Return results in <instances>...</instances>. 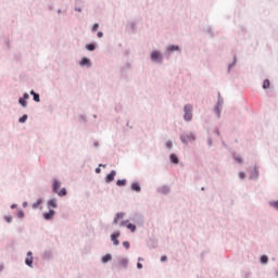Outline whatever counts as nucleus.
I'll use <instances>...</instances> for the list:
<instances>
[{
    "label": "nucleus",
    "instance_id": "obj_1",
    "mask_svg": "<svg viewBox=\"0 0 278 278\" xmlns=\"http://www.w3.org/2000/svg\"><path fill=\"white\" fill-rule=\"evenodd\" d=\"M60 188H62V181H60V179L58 178H53L52 179V192L53 194H58V197L64 198L66 197V194H68V191L66 190V188H62L60 190Z\"/></svg>",
    "mask_w": 278,
    "mask_h": 278
},
{
    "label": "nucleus",
    "instance_id": "obj_2",
    "mask_svg": "<svg viewBox=\"0 0 278 278\" xmlns=\"http://www.w3.org/2000/svg\"><path fill=\"white\" fill-rule=\"evenodd\" d=\"M150 62L152 64H164V54L160 50H152L150 52Z\"/></svg>",
    "mask_w": 278,
    "mask_h": 278
},
{
    "label": "nucleus",
    "instance_id": "obj_3",
    "mask_svg": "<svg viewBox=\"0 0 278 278\" xmlns=\"http://www.w3.org/2000/svg\"><path fill=\"white\" fill-rule=\"evenodd\" d=\"M193 110H194V108L192 106V104H185V106H184V121L186 123H190L192 121Z\"/></svg>",
    "mask_w": 278,
    "mask_h": 278
},
{
    "label": "nucleus",
    "instance_id": "obj_4",
    "mask_svg": "<svg viewBox=\"0 0 278 278\" xmlns=\"http://www.w3.org/2000/svg\"><path fill=\"white\" fill-rule=\"evenodd\" d=\"M197 140V135L194 132H182L180 135V142L182 144H188V142H194Z\"/></svg>",
    "mask_w": 278,
    "mask_h": 278
},
{
    "label": "nucleus",
    "instance_id": "obj_5",
    "mask_svg": "<svg viewBox=\"0 0 278 278\" xmlns=\"http://www.w3.org/2000/svg\"><path fill=\"white\" fill-rule=\"evenodd\" d=\"M175 51H177L178 53H181V47L177 46V45H169L165 48V55L166 58H170L172 54L175 53Z\"/></svg>",
    "mask_w": 278,
    "mask_h": 278
},
{
    "label": "nucleus",
    "instance_id": "obj_6",
    "mask_svg": "<svg viewBox=\"0 0 278 278\" xmlns=\"http://www.w3.org/2000/svg\"><path fill=\"white\" fill-rule=\"evenodd\" d=\"M132 223H135V225H137V227H144V217L140 214H135L131 217Z\"/></svg>",
    "mask_w": 278,
    "mask_h": 278
},
{
    "label": "nucleus",
    "instance_id": "obj_7",
    "mask_svg": "<svg viewBox=\"0 0 278 278\" xmlns=\"http://www.w3.org/2000/svg\"><path fill=\"white\" fill-rule=\"evenodd\" d=\"M119 227H127L131 233H136V229H137L136 224L129 223L128 219L122 220L119 223Z\"/></svg>",
    "mask_w": 278,
    "mask_h": 278
},
{
    "label": "nucleus",
    "instance_id": "obj_8",
    "mask_svg": "<svg viewBox=\"0 0 278 278\" xmlns=\"http://www.w3.org/2000/svg\"><path fill=\"white\" fill-rule=\"evenodd\" d=\"M79 66L83 68H92V61L88 56H83L79 61Z\"/></svg>",
    "mask_w": 278,
    "mask_h": 278
},
{
    "label": "nucleus",
    "instance_id": "obj_9",
    "mask_svg": "<svg viewBox=\"0 0 278 278\" xmlns=\"http://www.w3.org/2000/svg\"><path fill=\"white\" fill-rule=\"evenodd\" d=\"M121 238V230H116L111 235V242H113V247H118L121 244V241L118 240Z\"/></svg>",
    "mask_w": 278,
    "mask_h": 278
},
{
    "label": "nucleus",
    "instance_id": "obj_10",
    "mask_svg": "<svg viewBox=\"0 0 278 278\" xmlns=\"http://www.w3.org/2000/svg\"><path fill=\"white\" fill-rule=\"evenodd\" d=\"M129 71H131V64L129 62L124 63L123 66H121L119 68L122 77H127Z\"/></svg>",
    "mask_w": 278,
    "mask_h": 278
},
{
    "label": "nucleus",
    "instance_id": "obj_11",
    "mask_svg": "<svg viewBox=\"0 0 278 278\" xmlns=\"http://www.w3.org/2000/svg\"><path fill=\"white\" fill-rule=\"evenodd\" d=\"M41 258L45 261V262H51V260H53V250H45L42 253H41Z\"/></svg>",
    "mask_w": 278,
    "mask_h": 278
},
{
    "label": "nucleus",
    "instance_id": "obj_12",
    "mask_svg": "<svg viewBox=\"0 0 278 278\" xmlns=\"http://www.w3.org/2000/svg\"><path fill=\"white\" fill-rule=\"evenodd\" d=\"M43 220H53L55 218V210H48V212L42 213Z\"/></svg>",
    "mask_w": 278,
    "mask_h": 278
},
{
    "label": "nucleus",
    "instance_id": "obj_13",
    "mask_svg": "<svg viewBox=\"0 0 278 278\" xmlns=\"http://www.w3.org/2000/svg\"><path fill=\"white\" fill-rule=\"evenodd\" d=\"M47 208L48 210H58V200L51 198L47 201Z\"/></svg>",
    "mask_w": 278,
    "mask_h": 278
},
{
    "label": "nucleus",
    "instance_id": "obj_14",
    "mask_svg": "<svg viewBox=\"0 0 278 278\" xmlns=\"http://www.w3.org/2000/svg\"><path fill=\"white\" fill-rule=\"evenodd\" d=\"M250 179L257 181V179H260V167L254 166V168L252 169L251 174H250Z\"/></svg>",
    "mask_w": 278,
    "mask_h": 278
},
{
    "label": "nucleus",
    "instance_id": "obj_15",
    "mask_svg": "<svg viewBox=\"0 0 278 278\" xmlns=\"http://www.w3.org/2000/svg\"><path fill=\"white\" fill-rule=\"evenodd\" d=\"M29 99V93L24 92L23 97L18 98V103L22 108H27V100Z\"/></svg>",
    "mask_w": 278,
    "mask_h": 278
},
{
    "label": "nucleus",
    "instance_id": "obj_16",
    "mask_svg": "<svg viewBox=\"0 0 278 278\" xmlns=\"http://www.w3.org/2000/svg\"><path fill=\"white\" fill-rule=\"evenodd\" d=\"M156 192H159V194H170V187H168L167 185H164L162 187H159L156 189Z\"/></svg>",
    "mask_w": 278,
    "mask_h": 278
},
{
    "label": "nucleus",
    "instance_id": "obj_17",
    "mask_svg": "<svg viewBox=\"0 0 278 278\" xmlns=\"http://www.w3.org/2000/svg\"><path fill=\"white\" fill-rule=\"evenodd\" d=\"M116 177V170L112 169L110 174L105 176V184H112L114 181V178Z\"/></svg>",
    "mask_w": 278,
    "mask_h": 278
},
{
    "label": "nucleus",
    "instance_id": "obj_18",
    "mask_svg": "<svg viewBox=\"0 0 278 278\" xmlns=\"http://www.w3.org/2000/svg\"><path fill=\"white\" fill-rule=\"evenodd\" d=\"M130 190H132V192H142V187L140 186V182L132 181L130 185Z\"/></svg>",
    "mask_w": 278,
    "mask_h": 278
},
{
    "label": "nucleus",
    "instance_id": "obj_19",
    "mask_svg": "<svg viewBox=\"0 0 278 278\" xmlns=\"http://www.w3.org/2000/svg\"><path fill=\"white\" fill-rule=\"evenodd\" d=\"M236 64H238V56L233 55L232 62L228 64L227 73H231L232 68H236Z\"/></svg>",
    "mask_w": 278,
    "mask_h": 278
},
{
    "label": "nucleus",
    "instance_id": "obj_20",
    "mask_svg": "<svg viewBox=\"0 0 278 278\" xmlns=\"http://www.w3.org/2000/svg\"><path fill=\"white\" fill-rule=\"evenodd\" d=\"M118 264L121 268L127 269L129 266V258H119Z\"/></svg>",
    "mask_w": 278,
    "mask_h": 278
},
{
    "label": "nucleus",
    "instance_id": "obj_21",
    "mask_svg": "<svg viewBox=\"0 0 278 278\" xmlns=\"http://www.w3.org/2000/svg\"><path fill=\"white\" fill-rule=\"evenodd\" d=\"M121 218H125L124 212H118L115 214V217L113 219V225H118V220H121Z\"/></svg>",
    "mask_w": 278,
    "mask_h": 278
},
{
    "label": "nucleus",
    "instance_id": "obj_22",
    "mask_svg": "<svg viewBox=\"0 0 278 278\" xmlns=\"http://www.w3.org/2000/svg\"><path fill=\"white\" fill-rule=\"evenodd\" d=\"M30 96L33 97V101H35V103H40V93H38L34 89H31Z\"/></svg>",
    "mask_w": 278,
    "mask_h": 278
},
{
    "label": "nucleus",
    "instance_id": "obj_23",
    "mask_svg": "<svg viewBox=\"0 0 278 278\" xmlns=\"http://www.w3.org/2000/svg\"><path fill=\"white\" fill-rule=\"evenodd\" d=\"M97 42H90L85 46L86 51H97Z\"/></svg>",
    "mask_w": 278,
    "mask_h": 278
},
{
    "label": "nucleus",
    "instance_id": "obj_24",
    "mask_svg": "<svg viewBox=\"0 0 278 278\" xmlns=\"http://www.w3.org/2000/svg\"><path fill=\"white\" fill-rule=\"evenodd\" d=\"M109 262H112V254L111 253H106L105 255H103L101 257V263L102 264H109Z\"/></svg>",
    "mask_w": 278,
    "mask_h": 278
},
{
    "label": "nucleus",
    "instance_id": "obj_25",
    "mask_svg": "<svg viewBox=\"0 0 278 278\" xmlns=\"http://www.w3.org/2000/svg\"><path fill=\"white\" fill-rule=\"evenodd\" d=\"M169 162L175 165L179 164V156L175 153L169 154Z\"/></svg>",
    "mask_w": 278,
    "mask_h": 278
},
{
    "label": "nucleus",
    "instance_id": "obj_26",
    "mask_svg": "<svg viewBox=\"0 0 278 278\" xmlns=\"http://www.w3.org/2000/svg\"><path fill=\"white\" fill-rule=\"evenodd\" d=\"M203 31L204 34H207L210 38H214V29H212V26H205Z\"/></svg>",
    "mask_w": 278,
    "mask_h": 278
},
{
    "label": "nucleus",
    "instance_id": "obj_27",
    "mask_svg": "<svg viewBox=\"0 0 278 278\" xmlns=\"http://www.w3.org/2000/svg\"><path fill=\"white\" fill-rule=\"evenodd\" d=\"M42 203H45V200L42 198L37 199V201L31 204L33 210H38V207H40Z\"/></svg>",
    "mask_w": 278,
    "mask_h": 278
},
{
    "label": "nucleus",
    "instance_id": "obj_28",
    "mask_svg": "<svg viewBox=\"0 0 278 278\" xmlns=\"http://www.w3.org/2000/svg\"><path fill=\"white\" fill-rule=\"evenodd\" d=\"M225 104V100L223 99V97L220 96V92H218V98H217V102H216V105L215 108H222L223 109V105Z\"/></svg>",
    "mask_w": 278,
    "mask_h": 278
},
{
    "label": "nucleus",
    "instance_id": "obj_29",
    "mask_svg": "<svg viewBox=\"0 0 278 278\" xmlns=\"http://www.w3.org/2000/svg\"><path fill=\"white\" fill-rule=\"evenodd\" d=\"M269 207H271L273 210H276V212H278V200H271L268 202Z\"/></svg>",
    "mask_w": 278,
    "mask_h": 278
},
{
    "label": "nucleus",
    "instance_id": "obj_30",
    "mask_svg": "<svg viewBox=\"0 0 278 278\" xmlns=\"http://www.w3.org/2000/svg\"><path fill=\"white\" fill-rule=\"evenodd\" d=\"M25 264L28 266V268H34V257H26Z\"/></svg>",
    "mask_w": 278,
    "mask_h": 278
},
{
    "label": "nucleus",
    "instance_id": "obj_31",
    "mask_svg": "<svg viewBox=\"0 0 278 278\" xmlns=\"http://www.w3.org/2000/svg\"><path fill=\"white\" fill-rule=\"evenodd\" d=\"M222 112H223V108H220V106H215V108H214V114H215V116H216L217 118H220Z\"/></svg>",
    "mask_w": 278,
    "mask_h": 278
},
{
    "label": "nucleus",
    "instance_id": "obj_32",
    "mask_svg": "<svg viewBox=\"0 0 278 278\" xmlns=\"http://www.w3.org/2000/svg\"><path fill=\"white\" fill-rule=\"evenodd\" d=\"M116 186H118L119 188L127 186V179H118L116 181Z\"/></svg>",
    "mask_w": 278,
    "mask_h": 278
},
{
    "label": "nucleus",
    "instance_id": "obj_33",
    "mask_svg": "<svg viewBox=\"0 0 278 278\" xmlns=\"http://www.w3.org/2000/svg\"><path fill=\"white\" fill-rule=\"evenodd\" d=\"M270 88V80L267 78L263 81V90H268Z\"/></svg>",
    "mask_w": 278,
    "mask_h": 278
},
{
    "label": "nucleus",
    "instance_id": "obj_34",
    "mask_svg": "<svg viewBox=\"0 0 278 278\" xmlns=\"http://www.w3.org/2000/svg\"><path fill=\"white\" fill-rule=\"evenodd\" d=\"M27 118H29V116L27 114H24L23 116H21L18 118V123L25 124V123H27Z\"/></svg>",
    "mask_w": 278,
    "mask_h": 278
},
{
    "label": "nucleus",
    "instance_id": "obj_35",
    "mask_svg": "<svg viewBox=\"0 0 278 278\" xmlns=\"http://www.w3.org/2000/svg\"><path fill=\"white\" fill-rule=\"evenodd\" d=\"M260 262H261L262 264H268V255L263 254V255L260 257Z\"/></svg>",
    "mask_w": 278,
    "mask_h": 278
},
{
    "label": "nucleus",
    "instance_id": "obj_36",
    "mask_svg": "<svg viewBox=\"0 0 278 278\" xmlns=\"http://www.w3.org/2000/svg\"><path fill=\"white\" fill-rule=\"evenodd\" d=\"M128 27L132 31V34H136V22H130L128 24Z\"/></svg>",
    "mask_w": 278,
    "mask_h": 278
},
{
    "label": "nucleus",
    "instance_id": "obj_37",
    "mask_svg": "<svg viewBox=\"0 0 278 278\" xmlns=\"http://www.w3.org/2000/svg\"><path fill=\"white\" fill-rule=\"evenodd\" d=\"M16 216L17 218L23 219L25 218V212L23 210H18Z\"/></svg>",
    "mask_w": 278,
    "mask_h": 278
},
{
    "label": "nucleus",
    "instance_id": "obj_38",
    "mask_svg": "<svg viewBox=\"0 0 278 278\" xmlns=\"http://www.w3.org/2000/svg\"><path fill=\"white\" fill-rule=\"evenodd\" d=\"M165 148L168 149V151H170L173 149V141H170V140L166 141Z\"/></svg>",
    "mask_w": 278,
    "mask_h": 278
},
{
    "label": "nucleus",
    "instance_id": "obj_39",
    "mask_svg": "<svg viewBox=\"0 0 278 278\" xmlns=\"http://www.w3.org/2000/svg\"><path fill=\"white\" fill-rule=\"evenodd\" d=\"M4 222L8 223L10 225V223H12L13 218H12V215H5L3 217Z\"/></svg>",
    "mask_w": 278,
    "mask_h": 278
},
{
    "label": "nucleus",
    "instance_id": "obj_40",
    "mask_svg": "<svg viewBox=\"0 0 278 278\" xmlns=\"http://www.w3.org/2000/svg\"><path fill=\"white\" fill-rule=\"evenodd\" d=\"M78 119L81 122V123H88V118H86V115H79L78 116Z\"/></svg>",
    "mask_w": 278,
    "mask_h": 278
},
{
    "label": "nucleus",
    "instance_id": "obj_41",
    "mask_svg": "<svg viewBox=\"0 0 278 278\" xmlns=\"http://www.w3.org/2000/svg\"><path fill=\"white\" fill-rule=\"evenodd\" d=\"M122 244H123L124 249H126V250H129L131 247V243H129V241H124Z\"/></svg>",
    "mask_w": 278,
    "mask_h": 278
},
{
    "label": "nucleus",
    "instance_id": "obj_42",
    "mask_svg": "<svg viewBox=\"0 0 278 278\" xmlns=\"http://www.w3.org/2000/svg\"><path fill=\"white\" fill-rule=\"evenodd\" d=\"M99 29V23H94L91 27V31L94 33V31H98Z\"/></svg>",
    "mask_w": 278,
    "mask_h": 278
},
{
    "label": "nucleus",
    "instance_id": "obj_43",
    "mask_svg": "<svg viewBox=\"0 0 278 278\" xmlns=\"http://www.w3.org/2000/svg\"><path fill=\"white\" fill-rule=\"evenodd\" d=\"M214 141L212 140V137H207V147H213Z\"/></svg>",
    "mask_w": 278,
    "mask_h": 278
},
{
    "label": "nucleus",
    "instance_id": "obj_44",
    "mask_svg": "<svg viewBox=\"0 0 278 278\" xmlns=\"http://www.w3.org/2000/svg\"><path fill=\"white\" fill-rule=\"evenodd\" d=\"M239 179H247V174L244 172H239Z\"/></svg>",
    "mask_w": 278,
    "mask_h": 278
},
{
    "label": "nucleus",
    "instance_id": "obj_45",
    "mask_svg": "<svg viewBox=\"0 0 278 278\" xmlns=\"http://www.w3.org/2000/svg\"><path fill=\"white\" fill-rule=\"evenodd\" d=\"M233 160L238 162V164H242V157L241 156H233Z\"/></svg>",
    "mask_w": 278,
    "mask_h": 278
},
{
    "label": "nucleus",
    "instance_id": "obj_46",
    "mask_svg": "<svg viewBox=\"0 0 278 278\" xmlns=\"http://www.w3.org/2000/svg\"><path fill=\"white\" fill-rule=\"evenodd\" d=\"M167 261H168V256H166V255L161 256V262H167Z\"/></svg>",
    "mask_w": 278,
    "mask_h": 278
},
{
    "label": "nucleus",
    "instance_id": "obj_47",
    "mask_svg": "<svg viewBox=\"0 0 278 278\" xmlns=\"http://www.w3.org/2000/svg\"><path fill=\"white\" fill-rule=\"evenodd\" d=\"M137 268H138V270H142V268H143L142 263L138 262V263H137Z\"/></svg>",
    "mask_w": 278,
    "mask_h": 278
},
{
    "label": "nucleus",
    "instance_id": "obj_48",
    "mask_svg": "<svg viewBox=\"0 0 278 278\" xmlns=\"http://www.w3.org/2000/svg\"><path fill=\"white\" fill-rule=\"evenodd\" d=\"M5 270V265L3 263L0 264V273H3Z\"/></svg>",
    "mask_w": 278,
    "mask_h": 278
},
{
    "label": "nucleus",
    "instance_id": "obj_49",
    "mask_svg": "<svg viewBox=\"0 0 278 278\" xmlns=\"http://www.w3.org/2000/svg\"><path fill=\"white\" fill-rule=\"evenodd\" d=\"M93 147H94V149H99V147H100L99 141H93Z\"/></svg>",
    "mask_w": 278,
    "mask_h": 278
},
{
    "label": "nucleus",
    "instance_id": "obj_50",
    "mask_svg": "<svg viewBox=\"0 0 278 278\" xmlns=\"http://www.w3.org/2000/svg\"><path fill=\"white\" fill-rule=\"evenodd\" d=\"M97 36H98L99 38H103V31H98V33H97Z\"/></svg>",
    "mask_w": 278,
    "mask_h": 278
},
{
    "label": "nucleus",
    "instance_id": "obj_51",
    "mask_svg": "<svg viewBox=\"0 0 278 278\" xmlns=\"http://www.w3.org/2000/svg\"><path fill=\"white\" fill-rule=\"evenodd\" d=\"M214 134H216V136H220V130H219L218 128H216V129L214 130Z\"/></svg>",
    "mask_w": 278,
    "mask_h": 278
},
{
    "label": "nucleus",
    "instance_id": "obj_52",
    "mask_svg": "<svg viewBox=\"0 0 278 278\" xmlns=\"http://www.w3.org/2000/svg\"><path fill=\"white\" fill-rule=\"evenodd\" d=\"M18 207V204H11V210H16Z\"/></svg>",
    "mask_w": 278,
    "mask_h": 278
},
{
    "label": "nucleus",
    "instance_id": "obj_53",
    "mask_svg": "<svg viewBox=\"0 0 278 278\" xmlns=\"http://www.w3.org/2000/svg\"><path fill=\"white\" fill-rule=\"evenodd\" d=\"M33 255H34V253L31 251L27 252V257H34Z\"/></svg>",
    "mask_w": 278,
    "mask_h": 278
},
{
    "label": "nucleus",
    "instance_id": "obj_54",
    "mask_svg": "<svg viewBox=\"0 0 278 278\" xmlns=\"http://www.w3.org/2000/svg\"><path fill=\"white\" fill-rule=\"evenodd\" d=\"M101 173V167L96 168V174L99 175Z\"/></svg>",
    "mask_w": 278,
    "mask_h": 278
},
{
    "label": "nucleus",
    "instance_id": "obj_55",
    "mask_svg": "<svg viewBox=\"0 0 278 278\" xmlns=\"http://www.w3.org/2000/svg\"><path fill=\"white\" fill-rule=\"evenodd\" d=\"M75 12H81V8H79V7H75Z\"/></svg>",
    "mask_w": 278,
    "mask_h": 278
},
{
    "label": "nucleus",
    "instance_id": "obj_56",
    "mask_svg": "<svg viewBox=\"0 0 278 278\" xmlns=\"http://www.w3.org/2000/svg\"><path fill=\"white\" fill-rule=\"evenodd\" d=\"M48 10L51 12L53 11V4L48 5Z\"/></svg>",
    "mask_w": 278,
    "mask_h": 278
},
{
    "label": "nucleus",
    "instance_id": "obj_57",
    "mask_svg": "<svg viewBox=\"0 0 278 278\" xmlns=\"http://www.w3.org/2000/svg\"><path fill=\"white\" fill-rule=\"evenodd\" d=\"M27 205H28L27 201L22 203V207H27Z\"/></svg>",
    "mask_w": 278,
    "mask_h": 278
},
{
    "label": "nucleus",
    "instance_id": "obj_58",
    "mask_svg": "<svg viewBox=\"0 0 278 278\" xmlns=\"http://www.w3.org/2000/svg\"><path fill=\"white\" fill-rule=\"evenodd\" d=\"M98 167H99V168H101V167L105 168V165H103V164L100 163Z\"/></svg>",
    "mask_w": 278,
    "mask_h": 278
},
{
    "label": "nucleus",
    "instance_id": "obj_59",
    "mask_svg": "<svg viewBox=\"0 0 278 278\" xmlns=\"http://www.w3.org/2000/svg\"><path fill=\"white\" fill-rule=\"evenodd\" d=\"M138 262H144V258L138 257Z\"/></svg>",
    "mask_w": 278,
    "mask_h": 278
},
{
    "label": "nucleus",
    "instance_id": "obj_60",
    "mask_svg": "<svg viewBox=\"0 0 278 278\" xmlns=\"http://www.w3.org/2000/svg\"><path fill=\"white\" fill-rule=\"evenodd\" d=\"M58 14H62V9H58Z\"/></svg>",
    "mask_w": 278,
    "mask_h": 278
},
{
    "label": "nucleus",
    "instance_id": "obj_61",
    "mask_svg": "<svg viewBox=\"0 0 278 278\" xmlns=\"http://www.w3.org/2000/svg\"><path fill=\"white\" fill-rule=\"evenodd\" d=\"M275 276L278 278V269L275 270Z\"/></svg>",
    "mask_w": 278,
    "mask_h": 278
},
{
    "label": "nucleus",
    "instance_id": "obj_62",
    "mask_svg": "<svg viewBox=\"0 0 278 278\" xmlns=\"http://www.w3.org/2000/svg\"><path fill=\"white\" fill-rule=\"evenodd\" d=\"M126 127H129V121L126 123Z\"/></svg>",
    "mask_w": 278,
    "mask_h": 278
},
{
    "label": "nucleus",
    "instance_id": "obj_63",
    "mask_svg": "<svg viewBox=\"0 0 278 278\" xmlns=\"http://www.w3.org/2000/svg\"><path fill=\"white\" fill-rule=\"evenodd\" d=\"M201 190H202V192H203V191L205 190V187H202Z\"/></svg>",
    "mask_w": 278,
    "mask_h": 278
},
{
    "label": "nucleus",
    "instance_id": "obj_64",
    "mask_svg": "<svg viewBox=\"0 0 278 278\" xmlns=\"http://www.w3.org/2000/svg\"><path fill=\"white\" fill-rule=\"evenodd\" d=\"M93 118H97V114H93Z\"/></svg>",
    "mask_w": 278,
    "mask_h": 278
}]
</instances>
